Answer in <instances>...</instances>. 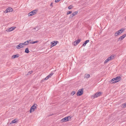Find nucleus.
<instances>
[{"label":"nucleus","mask_w":126,"mask_h":126,"mask_svg":"<svg viewBox=\"0 0 126 126\" xmlns=\"http://www.w3.org/2000/svg\"><path fill=\"white\" fill-rule=\"evenodd\" d=\"M71 118V117L70 116H68L63 118L61 120V121L62 122H67L70 120Z\"/></svg>","instance_id":"1"},{"label":"nucleus","mask_w":126,"mask_h":126,"mask_svg":"<svg viewBox=\"0 0 126 126\" xmlns=\"http://www.w3.org/2000/svg\"><path fill=\"white\" fill-rule=\"evenodd\" d=\"M37 106L36 104H34L31 108L30 110V112L32 113V111H33L36 108V106Z\"/></svg>","instance_id":"2"},{"label":"nucleus","mask_w":126,"mask_h":126,"mask_svg":"<svg viewBox=\"0 0 126 126\" xmlns=\"http://www.w3.org/2000/svg\"><path fill=\"white\" fill-rule=\"evenodd\" d=\"M83 89H79L78 91L77 95L78 96H80L83 94Z\"/></svg>","instance_id":"3"},{"label":"nucleus","mask_w":126,"mask_h":126,"mask_svg":"<svg viewBox=\"0 0 126 126\" xmlns=\"http://www.w3.org/2000/svg\"><path fill=\"white\" fill-rule=\"evenodd\" d=\"M38 10L36 9L32 11L28 14V16H31L36 14V12Z\"/></svg>","instance_id":"4"},{"label":"nucleus","mask_w":126,"mask_h":126,"mask_svg":"<svg viewBox=\"0 0 126 126\" xmlns=\"http://www.w3.org/2000/svg\"><path fill=\"white\" fill-rule=\"evenodd\" d=\"M101 93L100 92H98L96 93L94 96H92L93 98L97 97H98L100 96L101 95Z\"/></svg>","instance_id":"5"},{"label":"nucleus","mask_w":126,"mask_h":126,"mask_svg":"<svg viewBox=\"0 0 126 126\" xmlns=\"http://www.w3.org/2000/svg\"><path fill=\"white\" fill-rule=\"evenodd\" d=\"M114 56L112 55L110 57H108L104 62V63H107L110 60H111V59H113L114 58Z\"/></svg>","instance_id":"6"},{"label":"nucleus","mask_w":126,"mask_h":126,"mask_svg":"<svg viewBox=\"0 0 126 126\" xmlns=\"http://www.w3.org/2000/svg\"><path fill=\"white\" fill-rule=\"evenodd\" d=\"M16 28V27H12L9 28L8 29H7L6 31L7 32H9L11 31L14 30Z\"/></svg>","instance_id":"7"},{"label":"nucleus","mask_w":126,"mask_h":126,"mask_svg":"<svg viewBox=\"0 0 126 126\" xmlns=\"http://www.w3.org/2000/svg\"><path fill=\"white\" fill-rule=\"evenodd\" d=\"M58 43H59V42L56 41H54L51 42V47H53L57 44Z\"/></svg>","instance_id":"8"},{"label":"nucleus","mask_w":126,"mask_h":126,"mask_svg":"<svg viewBox=\"0 0 126 126\" xmlns=\"http://www.w3.org/2000/svg\"><path fill=\"white\" fill-rule=\"evenodd\" d=\"M54 74V73L52 72L50 74L48 75L46 78L44 79V80H47L49 78L51 77Z\"/></svg>","instance_id":"9"},{"label":"nucleus","mask_w":126,"mask_h":126,"mask_svg":"<svg viewBox=\"0 0 126 126\" xmlns=\"http://www.w3.org/2000/svg\"><path fill=\"white\" fill-rule=\"evenodd\" d=\"M125 30L124 28H122L121 29L119 30L117 32L118 33V34L120 35L121 34L122 32H124Z\"/></svg>","instance_id":"10"},{"label":"nucleus","mask_w":126,"mask_h":126,"mask_svg":"<svg viewBox=\"0 0 126 126\" xmlns=\"http://www.w3.org/2000/svg\"><path fill=\"white\" fill-rule=\"evenodd\" d=\"M80 39H78L73 42V45L74 46H76L80 42Z\"/></svg>","instance_id":"11"},{"label":"nucleus","mask_w":126,"mask_h":126,"mask_svg":"<svg viewBox=\"0 0 126 126\" xmlns=\"http://www.w3.org/2000/svg\"><path fill=\"white\" fill-rule=\"evenodd\" d=\"M23 43H20L16 46V48L17 49H20L23 47Z\"/></svg>","instance_id":"12"},{"label":"nucleus","mask_w":126,"mask_h":126,"mask_svg":"<svg viewBox=\"0 0 126 126\" xmlns=\"http://www.w3.org/2000/svg\"><path fill=\"white\" fill-rule=\"evenodd\" d=\"M126 36V34H125L122 35L121 36H120L119 38V40H119L121 41Z\"/></svg>","instance_id":"13"},{"label":"nucleus","mask_w":126,"mask_h":126,"mask_svg":"<svg viewBox=\"0 0 126 126\" xmlns=\"http://www.w3.org/2000/svg\"><path fill=\"white\" fill-rule=\"evenodd\" d=\"M121 78L120 77H117L115 78H113L114 80L115 81H118L117 82L119 81L121 79Z\"/></svg>","instance_id":"14"},{"label":"nucleus","mask_w":126,"mask_h":126,"mask_svg":"<svg viewBox=\"0 0 126 126\" xmlns=\"http://www.w3.org/2000/svg\"><path fill=\"white\" fill-rule=\"evenodd\" d=\"M118 81H115V80L113 79V78L111 79L110 81V82L112 84L115 83L117 82Z\"/></svg>","instance_id":"15"},{"label":"nucleus","mask_w":126,"mask_h":126,"mask_svg":"<svg viewBox=\"0 0 126 126\" xmlns=\"http://www.w3.org/2000/svg\"><path fill=\"white\" fill-rule=\"evenodd\" d=\"M89 40H86L85 42H84L82 46H86V44L89 42Z\"/></svg>","instance_id":"16"},{"label":"nucleus","mask_w":126,"mask_h":126,"mask_svg":"<svg viewBox=\"0 0 126 126\" xmlns=\"http://www.w3.org/2000/svg\"><path fill=\"white\" fill-rule=\"evenodd\" d=\"M19 57L18 54H17L16 55H13L12 56V59H14L16 58H18Z\"/></svg>","instance_id":"17"},{"label":"nucleus","mask_w":126,"mask_h":126,"mask_svg":"<svg viewBox=\"0 0 126 126\" xmlns=\"http://www.w3.org/2000/svg\"><path fill=\"white\" fill-rule=\"evenodd\" d=\"M90 75L87 74H85L84 76V78H85L88 79L90 77Z\"/></svg>","instance_id":"18"},{"label":"nucleus","mask_w":126,"mask_h":126,"mask_svg":"<svg viewBox=\"0 0 126 126\" xmlns=\"http://www.w3.org/2000/svg\"><path fill=\"white\" fill-rule=\"evenodd\" d=\"M17 120L16 119H15L14 120H13L10 123V124H12L15 123H16L17 122Z\"/></svg>","instance_id":"19"},{"label":"nucleus","mask_w":126,"mask_h":126,"mask_svg":"<svg viewBox=\"0 0 126 126\" xmlns=\"http://www.w3.org/2000/svg\"><path fill=\"white\" fill-rule=\"evenodd\" d=\"M29 42V41H27L25 42L24 43H23V45H28Z\"/></svg>","instance_id":"20"},{"label":"nucleus","mask_w":126,"mask_h":126,"mask_svg":"<svg viewBox=\"0 0 126 126\" xmlns=\"http://www.w3.org/2000/svg\"><path fill=\"white\" fill-rule=\"evenodd\" d=\"M7 9H9L8 11V12H12L13 11V9L11 7H9L7 8Z\"/></svg>","instance_id":"21"},{"label":"nucleus","mask_w":126,"mask_h":126,"mask_svg":"<svg viewBox=\"0 0 126 126\" xmlns=\"http://www.w3.org/2000/svg\"><path fill=\"white\" fill-rule=\"evenodd\" d=\"M29 52V51L28 48H26L25 50V52L26 53H28Z\"/></svg>","instance_id":"22"},{"label":"nucleus","mask_w":126,"mask_h":126,"mask_svg":"<svg viewBox=\"0 0 126 126\" xmlns=\"http://www.w3.org/2000/svg\"><path fill=\"white\" fill-rule=\"evenodd\" d=\"M121 107L122 108H125L126 107V105L125 104V103L121 105Z\"/></svg>","instance_id":"23"},{"label":"nucleus","mask_w":126,"mask_h":126,"mask_svg":"<svg viewBox=\"0 0 126 126\" xmlns=\"http://www.w3.org/2000/svg\"><path fill=\"white\" fill-rule=\"evenodd\" d=\"M78 13V11H75L73 13H72L73 15H74V16L75 15H77V14Z\"/></svg>","instance_id":"24"},{"label":"nucleus","mask_w":126,"mask_h":126,"mask_svg":"<svg viewBox=\"0 0 126 126\" xmlns=\"http://www.w3.org/2000/svg\"><path fill=\"white\" fill-rule=\"evenodd\" d=\"M38 41H35L31 42H30V43L31 44H34L35 43L38 42Z\"/></svg>","instance_id":"25"},{"label":"nucleus","mask_w":126,"mask_h":126,"mask_svg":"<svg viewBox=\"0 0 126 126\" xmlns=\"http://www.w3.org/2000/svg\"><path fill=\"white\" fill-rule=\"evenodd\" d=\"M73 7L72 5H70L68 7V9H70Z\"/></svg>","instance_id":"26"},{"label":"nucleus","mask_w":126,"mask_h":126,"mask_svg":"<svg viewBox=\"0 0 126 126\" xmlns=\"http://www.w3.org/2000/svg\"><path fill=\"white\" fill-rule=\"evenodd\" d=\"M74 15H73V14H71L70 15V16H69V18H72L74 16Z\"/></svg>","instance_id":"27"},{"label":"nucleus","mask_w":126,"mask_h":126,"mask_svg":"<svg viewBox=\"0 0 126 126\" xmlns=\"http://www.w3.org/2000/svg\"><path fill=\"white\" fill-rule=\"evenodd\" d=\"M72 13V11H68L67 12V13H66V14H67V15H68L69 14H71Z\"/></svg>","instance_id":"28"},{"label":"nucleus","mask_w":126,"mask_h":126,"mask_svg":"<svg viewBox=\"0 0 126 126\" xmlns=\"http://www.w3.org/2000/svg\"><path fill=\"white\" fill-rule=\"evenodd\" d=\"M8 9H7V8L5 10V11H4V13H7V12H9L8 11Z\"/></svg>","instance_id":"29"},{"label":"nucleus","mask_w":126,"mask_h":126,"mask_svg":"<svg viewBox=\"0 0 126 126\" xmlns=\"http://www.w3.org/2000/svg\"><path fill=\"white\" fill-rule=\"evenodd\" d=\"M118 35H119V34H118L117 32H115L114 33V36H117Z\"/></svg>","instance_id":"30"},{"label":"nucleus","mask_w":126,"mask_h":126,"mask_svg":"<svg viewBox=\"0 0 126 126\" xmlns=\"http://www.w3.org/2000/svg\"><path fill=\"white\" fill-rule=\"evenodd\" d=\"M32 71H29V72H28V73L27 74V75H28L31 74L32 73Z\"/></svg>","instance_id":"31"},{"label":"nucleus","mask_w":126,"mask_h":126,"mask_svg":"<svg viewBox=\"0 0 126 126\" xmlns=\"http://www.w3.org/2000/svg\"><path fill=\"white\" fill-rule=\"evenodd\" d=\"M75 93V91H73L71 93V94L72 95H73Z\"/></svg>","instance_id":"32"},{"label":"nucleus","mask_w":126,"mask_h":126,"mask_svg":"<svg viewBox=\"0 0 126 126\" xmlns=\"http://www.w3.org/2000/svg\"><path fill=\"white\" fill-rule=\"evenodd\" d=\"M61 0H55V2H59Z\"/></svg>","instance_id":"33"},{"label":"nucleus","mask_w":126,"mask_h":126,"mask_svg":"<svg viewBox=\"0 0 126 126\" xmlns=\"http://www.w3.org/2000/svg\"><path fill=\"white\" fill-rule=\"evenodd\" d=\"M36 29V30L34 31V32L37 31L38 30V28L37 27V28Z\"/></svg>","instance_id":"34"},{"label":"nucleus","mask_w":126,"mask_h":126,"mask_svg":"<svg viewBox=\"0 0 126 126\" xmlns=\"http://www.w3.org/2000/svg\"><path fill=\"white\" fill-rule=\"evenodd\" d=\"M53 3L52 2L51 3V4H50V6H53Z\"/></svg>","instance_id":"35"},{"label":"nucleus","mask_w":126,"mask_h":126,"mask_svg":"<svg viewBox=\"0 0 126 126\" xmlns=\"http://www.w3.org/2000/svg\"><path fill=\"white\" fill-rule=\"evenodd\" d=\"M37 28V27H36V28H34L33 29V30H36V29Z\"/></svg>","instance_id":"36"},{"label":"nucleus","mask_w":126,"mask_h":126,"mask_svg":"<svg viewBox=\"0 0 126 126\" xmlns=\"http://www.w3.org/2000/svg\"><path fill=\"white\" fill-rule=\"evenodd\" d=\"M125 20H126V16L125 17Z\"/></svg>","instance_id":"37"},{"label":"nucleus","mask_w":126,"mask_h":126,"mask_svg":"<svg viewBox=\"0 0 126 126\" xmlns=\"http://www.w3.org/2000/svg\"><path fill=\"white\" fill-rule=\"evenodd\" d=\"M125 103V104H126V103Z\"/></svg>","instance_id":"38"}]
</instances>
